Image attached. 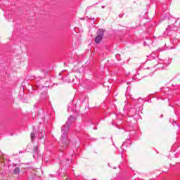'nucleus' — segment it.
Instances as JSON below:
<instances>
[{"mask_svg": "<svg viewBox=\"0 0 180 180\" xmlns=\"http://www.w3.org/2000/svg\"><path fill=\"white\" fill-rule=\"evenodd\" d=\"M22 153H23V150H20L19 151V154H22Z\"/></svg>", "mask_w": 180, "mask_h": 180, "instance_id": "nucleus-7", "label": "nucleus"}, {"mask_svg": "<svg viewBox=\"0 0 180 180\" xmlns=\"http://www.w3.org/2000/svg\"><path fill=\"white\" fill-rule=\"evenodd\" d=\"M19 172H20V169L19 167H16L13 171L14 174H19Z\"/></svg>", "mask_w": 180, "mask_h": 180, "instance_id": "nucleus-5", "label": "nucleus"}, {"mask_svg": "<svg viewBox=\"0 0 180 180\" xmlns=\"http://www.w3.org/2000/svg\"><path fill=\"white\" fill-rule=\"evenodd\" d=\"M33 157H34V160H36V158H39V157H40V155H39V146H36L34 148Z\"/></svg>", "mask_w": 180, "mask_h": 180, "instance_id": "nucleus-4", "label": "nucleus"}, {"mask_svg": "<svg viewBox=\"0 0 180 180\" xmlns=\"http://www.w3.org/2000/svg\"><path fill=\"white\" fill-rule=\"evenodd\" d=\"M103 34H105V30L99 29L97 32V36L96 37L94 40L96 44H99V43L102 41V39H103Z\"/></svg>", "mask_w": 180, "mask_h": 180, "instance_id": "nucleus-2", "label": "nucleus"}, {"mask_svg": "<svg viewBox=\"0 0 180 180\" xmlns=\"http://www.w3.org/2000/svg\"><path fill=\"white\" fill-rule=\"evenodd\" d=\"M161 117H164V115H161Z\"/></svg>", "mask_w": 180, "mask_h": 180, "instance_id": "nucleus-8", "label": "nucleus"}, {"mask_svg": "<svg viewBox=\"0 0 180 180\" xmlns=\"http://www.w3.org/2000/svg\"><path fill=\"white\" fill-rule=\"evenodd\" d=\"M30 138L32 140H34V139H36V134H34V132L31 133Z\"/></svg>", "mask_w": 180, "mask_h": 180, "instance_id": "nucleus-6", "label": "nucleus"}, {"mask_svg": "<svg viewBox=\"0 0 180 180\" xmlns=\"http://www.w3.org/2000/svg\"><path fill=\"white\" fill-rule=\"evenodd\" d=\"M74 120H75V117L71 115L65 125L61 127L62 136L60 138V143L64 148H67L68 144H70V140L67 138V134H68L70 131V126H71V123H72Z\"/></svg>", "mask_w": 180, "mask_h": 180, "instance_id": "nucleus-1", "label": "nucleus"}, {"mask_svg": "<svg viewBox=\"0 0 180 180\" xmlns=\"http://www.w3.org/2000/svg\"><path fill=\"white\" fill-rule=\"evenodd\" d=\"M46 136V132L43 130L39 129V132L38 133V139L39 141L41 143H44V137Z\"/></svg>", "mask_w": 180, "mask_h": 180, "instance_id": "nucleus-3", "label": "nucleus"}]
</instances>
